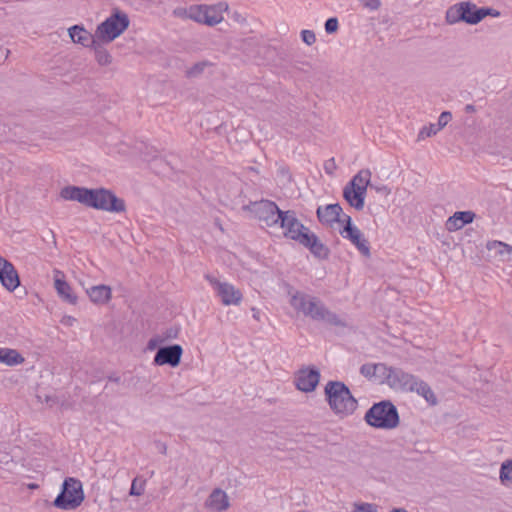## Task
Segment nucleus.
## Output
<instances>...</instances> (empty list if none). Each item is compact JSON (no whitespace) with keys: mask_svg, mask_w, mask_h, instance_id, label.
<instances>
[{"mask_svg":"<svg viewBox=\"0 0 512 512\" xmlns=\"http://www.w3.org/2000/svg\"><path fill=\"white\" fill-rule=\"evenodd\" d=\"M280 226L284 229V236L294 240L318 258L325 259L329 255V249L324 245L316 234L304 226L296 217L294 211L288 210L283 213L280 220Z\"/></svg>","mask_w":512,"mask_h":512,"instance_id":"obj_1","label":"nucleus"},{"mask_svg":"<svg viewBox=\"0 0 512 512\" xmlns=\"http://www.w3.org/2000/svg\"><path fill=\"white\" fill-rule=\"evenodd\" d=\"M291 306L306 317L315 321H323L333 326H345L337 314L330 311L318 298L296 291L291 295Z\"/></svg>","mask_w":512,"mask_h":512,"instance_id":"obj_2","label":"nucleus"},{"mask_svg":"<svg viewBox=\"0 0 512 512\" xmlns=\"http://www.w3.org/2000/svg\"><path fill=\"white\" fill-rule=\"evenodd\" d=\"M324 393L330 409L341 418L352 415L357 409L358 401L341 381H329Z\"/></svg>","mask_w":512,"mask_h":512,"instance_id":"obj_3","label":"nucleus"},{"mask_svg":"<svg viewBox=\"0 0 512 512\" xmlns=\"http://www.w3.org/2000/svg\"><path fill=\"white\" fill-rule=\"evenodd\" d=\"M364 419L368 425L377 429H394L400 419L396 406L389 400H383L372 405Z\"/></svg>","mask_w":512,"mask_h":512,"instance_id":"obj_4","label":"nucleus"},{"mask_svg":"<svg viewBox=\"0 0 512 512\" xmlns=\"http://www.w3.org/2000/svg\"><path fill=\"white\" fill-rule=\"evenodd\" d=\"M84 501V492L80 480L68 477L62 484V490L53 504L62 510H74Z\"/></svg>","mask_w":512,"mask_h":512,"instance_id":"obj_5","label":"nucleus"},{"mask_svg":"<svg viewBox=\"0 0 512 512\" xmlns=\"http://www.w3.org/2000/svg\"><path fill=\"white\" fill-rule=\"evenodd\" d=\"M129 23L130 20L127 14L116 10L111 16L97 26L95 37L102 42H112L129 27Z\"/></svg>","mask_w":512,"mask_h":512,"instance_id":"obj_6","label":"nucleus"},{"mask_svg":"<svg viewBox=\"0 0 512 512\" xmlns=\"http://www.w3.org/2000/svg\"><path fill=\"white\" fill-rule=\"evenodd\" d=\"M228 10V4L220 2L214 5H194L188 9V17L198 23L214 26L222 22L223 12Z\"/></svg>","mask_w":512,"mask_h":512,"instance_id":"obj_7","label":"nucleus"},{"mask_svg":"<svg viewBox=\"0 0 512 512\" xmlns=\"http://www.w3.org/2000/svg\"><path fill=\"white\" fill-rule=\"evenodd\" d=\"M243 209L251 212L255 218L268 227L278 224L285 212L281 211L274 202L269 200L251 202L245 205Z\"/></svg>","mask_w":512,"mask_h":512,"instance_id":"obj_8","label":"nucleus"},{"mask_svg":"<svg viewBox=\"0 0 512 512\" xmlns=\"http://www.w3.org/2000/svg\"><path fill=\"white\" fill-rule=\"evenodd\" d=\"M89 207L111 213H121L126 210L124 200L118 198L115 193L105 188L93 189V196Z\"/></svg>","mask_w":512,"mask_h":512,"instance_id":"obj_9","label":"nucleus"},{"mask_svg":"<svg viewBox=\"0 0 512 512\" xmlns=\"http://www.w3.org/2000/svg\"><path fill=\"white\" fill-rule=\"evenodd\" d=\"M205 278L214 288L223 305H239L241 303L243 297L242 293L232 284L221 282L209 274L205 275Z\"/></svg>","mask_w":512,"mask_h":512,"instance_id":"obj_10","label":"nucleus"},{"mask_svg":"<svg viewBox=\"0 0 512 512\" xmlns=\"http://www.w3.org/2000/svg\"><path fill=\"white\" fill-rule=\"evenodd\" d=\"M343 238L348 239L365 257H370V246L363 233L352 224L351 217L345 215V225L340 231Z\"/></svg>","mask_w":512,"mask_h":512,"instance_id":"obj_11","label":"nucleus"},{"mask_svg":"<svg viewBox=\"0 0 512 512\" xmlns=\"http://www.w3.org/2000/svg\"><path fill=\"white\" fill-rule=\"evenodd\" d=\"M460 9L465 16L464 22L470 25L480 23L487 16L499 17L501 15L500 11L496 9L490 7L478 8L476 4L470 1L460 2Z\"/></svg>","mask_w":512,"mask_h":512,"instance_id":"obj_12","label":"nucleus"},{"mask_svg":"<svg viewBox=\"0 0 512 512\" xmlns=\"http://www.w3.org/2000/svg\"><path fill=\"white\" fill-rule=\"evenodd\" d=\"M182 354L183 349L179 344L160 347L155 354L154 364L159 366L170 365L171 367H176L181 362Z\"/></svg>","mask_w":512,"mask_h":512,"instance_id":"obj_13","label":"nucleus"},{"mask_svg":"<svg viewBox=\"0 0 512 512\" xmlns=\"http://www.w3.org/2000/svg\"><path fill=\"white\" fill-rule=\"evenodd\" d=\"M320 380V372L317 368H303L295 375V385L302 392H312L316 389Z\"/></svg>","mask_w":512,"mask_h":512,"instance_id":"obj_14","label":"nucleus"},{"mask_svg":"<svg viewBox=\"0 0 512 512\" xmlns=\"http://www.w3.org/2000/svg\"><path fill=\"white\" fill-rule=\"evenodd\" d=\"M0 282L8 291H14L20 285L19 275L14 265L1 255Z\"/></svg>","mask_w":512,"mask_h":512,"instance_id":"obj_15","label":"nucleus"},{"mask_svg":"<svg viewBox=\"0 0 512 512\" xmlns=\"http://www.w3.org/2000/svg\"><path fill=\"white\" fill-rule=\"evenodd\" d=\"M488 258L490 261L504 263L511 259L512 246L498 240H490L486 243Z\"/></svg>","mask_w":512,"mask_h":512,"instance_id":"obj_16","label":"nucleus"},{"mask_svg":"<svg viewBox=\"0 0 512 512\" xmlns=\"http://www.w3.org/2000/svg\"><path fill=\"white\" fill-rule=\"evenodd\" d=\"M413 384H416V377L397 367L392 371L388 380L390 388L401 391H412Z\"/></svg>","mask_w":512,"mask_h":512,"instance_id":"obj_17","label":"nucleus"},{"mask_svg":"<svg viewBox=\"0 0 512 512\" xmlns=\"http://www.w3.org/2000/svg\"><path fill=\"white\" fill-rule=\"evenodd\" d=\"M60 196L69 201H77L87 207L92 200L93 189L78 186H66L61 189Z\"/></svg>","mask_w":512,"mask_h":512,"instance_id":"obj_18","label":"nucleus"},{"mask_svg":"<svg viewBox=\"0 0 512 512\" xmlns=\"http://www.w3.org/2000/svg\"><path fill=\"white\" fill-rule=\"evenodd\" d=\"M204 507L212 512H224L229 509L230 500L224 490L215 488L205 500Z\"/></svg>","mask_w":512,"mask_h":512,"instance_id":"obj_19","label":"nucleus"},{"mask_svg":"<svg viewBox=\"0 0 512 512\" xmlns=\"http://www.w3.org/2000/svg\"><path fill=\"white\" fill-rule=\"evenodd\" d=\"M342 207L339 204H329L325 207L319 206L317 218L322 224L331 225L334 222H345V215L341 218Z\"/></svg>","mask_w":512,"mask_h":512,"instance_id":"obj_20","label":"nucleus"},{"mask_svg":"<svg viewBox=\"0 0 512 512\" xmlns=\"http://www.w3.org/2000/svg\"><path fill=\"white\" fill-rule=\"evenodd\" d=\"M64 274L59 271H54V287L58 293V295L64 300L65 302L75 305L77 303V296L73 292V289L71 286L63 279Z\"/></svg>","mask_w":512,"mask_h":512,"instance_id":"obj_21","label":"nucleus"},{"mask_svg":"<svg viewBox=\"0 0 512 512\" xmlns=\"http://www.w3.org/2000/svg\"><path fill=\"white\" fill-rule=\"evenodd\" d=\"M475 217L476 215L473 211H457L447 219L445 227L449 232L457 231L466 224L472 223Z\"/></svg>","mask_w":512,"mask_h":512,"instance_id":"obj_22","label":"nucleus"},{"mask_svg":"<svg viewBox=\"0 0 512 512\" xmlns=\"http://www.w3.org/2000/svg\"><path fill=\"white\" fill-rule=\"evenodd\" d=\"M86 293L91 302L96 305H105L112 298V289L108 285L100 284L86 289Z\"/></svg>","mask_w":512,"mask_h":512,"instance_id":"obj_23","label":"nucleus"},{"mask_svg":"<svg viewBox=\"0 0 512 512\" xmlns=\"http://www.w3.org/2000/svg\"><path fill=\"white\" fill-rule=\"evenodd\" d=\"M68 33L74 43L81 44L84 47H92L96 44L95 35L93 36L83 26L74 25L68 29Z\"/></svg>","mask_w":512,"mask_h":512,"instance_id":"obj_24","label":"nucleus"},{"mask_svg":"<svg viewBox=\"0 0 512 512\" xmlns=\"http://www.w3.org/2000/svg\"><path fill=\"white\" fill-rule=\"evenodd\" d=\"M343 197L356 210L361 211L364 208L366 192L346 185L343 189Z\"/></svg>","mask_w":512,"mask_h":512,"instance_id":"obj_25","label":"nucleus"},{"mask_svg":"<svg viewBox=\"0 0 512 512\" xmlns=\"http://www.w3.org/2000/svg\"><path fill=\"white\" fill-rule=\"evenodd\" d=\"M349 186H353V188L360 189L364 192H367V187H371V172L369 169L360 170L347 184Z\"/></svg>","mask_w":512,"mask_h":512,"instance_id":"obj_26","label":"nucleus"},{"mask_svg":"<svg viewBox=\"0 0 512 512\" xmlns=\"http://www.w3.org/2000/svg\"><path fill=\"white\" fill-rule=\"evenodd\" d=\"M25 361L24 357L15 349L0 348V362L8 366H16Z\"/></svg>","mask_w":512,"mask_h":512,"instance_id":"obj_27","label":"nucleus"},{"mask_svg":"<svg viewBox=\"0 0 512 512\" xmlns=\"http://www.w3.org/2000/svg\"><path fill=\"white\" fill-rule=\"evenodd\" d=\"M411 392H416L418 395L422 396L431 405L437 404V398H436L435 394L433 393L432 389L430 388V386L426 382L418 379L417 377H416V384H413V390Z\"/></svg>","mask_w":512,"mask_h":512,"instance_id":"obj_28","label":"nucleus"},{"mask_svg":"<svg viewBox=\"0 0 512 512\" xmlns=\"http://www.w3.org/2000/svg\"><path fill=\"white\" fill-rule=\"evenodd\" d=\"M465 16L460 9V2L449 7L445 13V21L449 25L464 22Z\"/></svg>","mask_w":512,"mask_h":512,"instance_id":"obj_29","label":"nucleus"},{"mask_svg":"<svg viewBox=\"0 0 512 512\" xmlns=\"http://www.w3.org/2000/svg\"><path fill=\"white\" fill-rule=\"evenodd\" d=\"M146 485H147V480L142 475L136 476L131 482L129 496H133V497L142 496L145 492Z\"/></svg>","mask_w":512,"mask_h":512,"instance_id":"obj_30","label":"nucleus"},{"mask_svg":"<svg viewBox=\"0 0 512 512\" xmlns=\"http://www.w3.org/2000/svg\"><path fill=\"white\" fill-rule=\"evenodd\" d=\"M92 47L94 48V51H95V59L99 65L107 66V65L111 64L112 56L105 48L100 46V44H98L97 42Z\"/></svg>","mask_w":512,"mask_h":512,"instance_id":"obj_31","label":"nucleus"},{"mask_svg":"<svg viewBox=\"0 0 512 512\" xmlns=\"http://www.w3.org/2000/svg\"><path fill=\"white\" fill-rule=\"evenodd\" d=\"M212 65L209 61H200L195 64H193L190 68L186 70V76L188 78H196L199 77L207 67H210Z\"/></svg>","mask_w":512,"mask_h":512,"instance_id":"obj_32","label":"nucleus"},{"mask_svg":"<svg viewBox=\"0 0 512 512\" xmlns=\"http://www.w3.org/2000/svg\"><path fill=\"white\" fill-rule=\"evenodd\" d=\"M499 478L502 483H512V459L501 464Z\"/></svg>","mask_w":512,"mask_h":512,"instance_id":"obj_33","label":"nucleus"},{"mask_svg":"<svg viewBox=\"0 0 512 512\" xmlns=\"http://www.w3.org/2000/svg\"><path fill=\"white\" fill-rule=\"evenodd\" d=\"M395 367L387 366L384 363L376 364V376L382 380V382L388 385V380L390 378V374L394 371Z\"/></svg>","mask_w":512,"mask_h":512,"instance_id":"obj_34","label":"nucleus"},{"mask_svg":"<svg viewBox=\"0 0 512 512\" xmlns=\"http://www.w3.org/2000/svg\"><path fill=\"white\" fill-rule=\"evenodd\" d=\"M439 131L440 130L438 129L437 125L434 123L429 124V126H424L418 134V141L424 140L427 137L434 136Z\"/></svg>","mask_w":512,"mask_h":512,"instance_id":"obj_35","label":"nucleus"},{"mask_svg":"<svg viewBox=\"0 0 512 512\" xmlns=\"http://www.w3.org/2000/svg\"><path fill=\"white\" fill-rule=\"evenodd\" d=\"M179 331H180V329L177 326H172V327L165 329L162 332L161 336H159L160 342L176 339L179 335Z\"/></svg>","mask_w":512,"mask_h":512,"instance_id":"obj_36","label":"nucleus"},{"mask_svg":"<svg viewBox=\"0 0 512 512\" xmlns=\"http://www.w3.org/2000/svg\"><path fill=\"white\" fill-rule=\"evenodd\" d=\"M360 373L366 378H372L376 376V364L366 363L360 368Z\"/></svg>","mask_w":512,"mask_h":512,"instance_id":"obj_37","label":"nucleus"},{"mask_svg":"<svg viewBox=\"0 0 512 512\" xmlns=\"http://www.w3.org/2000/svg\"><path fill=\"white\" fill-rule=\"evenodd\" d=\"M301 38L302 41L308 46H311L316 42V35L312 30H302Z\"/></svg>","mask_w":512,"mask_h":512,"instance_id":"obj_38","label":"nucleus"},{"mask_svg":"<svg viewBox=\"0 0 512 512\" xmlns=\"http://www.w3.org/2000/svg\"><path fill=\"white\" fill-rule=\"evenodd\" d=\"M452 119V114L449 111H444L440 114L438 118V123H436L439 130L443 129Z\"/></svg>","mask_w":512,"mask_h":512,"instance_id":"obj_39","label":"nucleus"},{"mask_svg":"<svg viewBox=\"0 0 512 512\" xmlns=\"http://www.w3.org/2000/svg\"><path fill=\"white\" fill-rule=\"evenodd\" d=\"M354 507V512H378L376 506L369 503L355 504Z\"/></svg>","mask_w":512,"mask_h":512,"instance_id":"obj_40","label":"nucleus"},{"mask_svg":"<svg viewBox=\"0 0 512 512\" xmlns=\"http://www.w3.org/2000/svg\"><path fill=\"white\" fill-rule=\"evenodd\" d=\"M338 30V20L337 18H329L325 22V31L328 34L335 33Z\"/></svg>","mask_w":512,"mask_h":512,"instance_id":"obj_41","label":"nucleus"},{"mask_svg":"<svg viewBox=\"0 0 512 512\" xmlns=\"http://www.w3.org/2000/svg\"><path fill=\"white\" fill-rule=\"evenodd\" d=\"M361 3L369 8L370 10H377L379 9L380 5H381V2L380 0H360Z\"/></svg>","mask_w":512,"mask_h":512,"instance_id":"obj_42","label":"nucleus"},{"mask_svg":"<svg viewBox=\"0 0 512 512\" xmlns=\"http://www.w3.org/2000/svg\"><path fill=\"white\" fill-rule=\"evenodd\" d=\"M371 188L374 189L377 193L388 196L391 193V189L386 185H375L372 184Z\"/></svg>","mask_w":512,"mask_h":512,"instance_id":"obj_43","label":"nucleus"},{"mask_svg":"<svg viewBox=\"0 0 512 512\" xmlns=\"http://www.w3.org/2000/svg\"><path fill=\"white\" fill-rule=\"evenodd\" d=\"M159 343H161L159 337L151 338L148 342V348L154 349Z\"/></svg>","mask_w":512,"mask_h":512,"instance_id":"obj_44","label":"nucleus"},{"mask_svg":"<svg viewBox=\"0 0 512 512\" xmlns=\"http://www.w3.org/2000/svg\"><path fill=\"white\" fill-rule=\"evenodd\" d=\"M10 461V456L7 453H4L2 456H0V463L7 464Z\"/></svg>","mask_w":512,"mask_h":512,"instance_id":"obj_45","label":"nucleus"},{"mask_svg":"<svg viewBox=\"0 0 512 512\" xmlns=\"http://www.w3.org/2000/svg\"><path fill=\"white\" fill-rule=\"evenodd\" d=\"M108 380L111 381V382H114V383H120L121 378L119 376H116V375H111V376L108 377Z\"/></svg>","mask_w":512,"mask_h":512,"instance_id":"obj_46","label":"nucleus"},{"mask_svg":"<svg viewBox=\"0 0 512 512\" xmlns=\"http://www.w3.org/2000/svg\"><path fill=\"white\" fill-rule=\"evenodd\" d=\"M475 110H476V109H475V106H474V105H472V104H468V105H466V106H465V111H466L467 113H474V112H475Z\"/></svg>","mask_w":512,"mask_h":512,"instance_id":"obj_47","label":"nucleus"},{"mask_svg":"<svg viewBox=\"0 0 512 512\" xmlns=\"http://www.w3.org/2000/svg\"><path fill=\"white\" fill-rule=\"evenodd\" d=\"M391 512H407L405 509L402 508H395Z\"/></svg>","mask_w":512,"mask_h":512,"instance_id":"obj_48","label":"nucleus"},{"mask_svg":"<svg viewBox=\"0 0 512 512\" xmlns=\"http://www.w3.org/2000/svg\"><path fill=\"white\" fill-rule=\"evenodd\" d=\"M161 451H163L165 453L166 451V446H163V448H161Z\"/></svg>","mask_w":512,"mask_h":512,"instance_id":"obj_49","label":"nucleus"},{"mask_svg":"<svg viewBox=\"0 0 512 512\" xmlns=\"http://www.w3.org/2000/svg\"><path fill=\"white\" fill-rule=\"evenodd\" d=\"M161 451H163L165 453L166 451V446H163V448H161Z\"/></svg>","mask_w":512,"mask_h":512,"instance_id":"obj_50","label":"nucleus"},{"mask_svg":"<svg viewBox=\"0 0 512 512\" xmlns=\"http://www.w3.org/2000/svg\"><path fill=\"white\" fill-rule=\"evenodd\" d=\"M50 234H52V237H53V239L55 240V237H54L53 231H50Z\"/></svg>","mask_w":512,"mask_h":512,"instance_id":"obj_51","label":"nucleus"}]
</instances>
